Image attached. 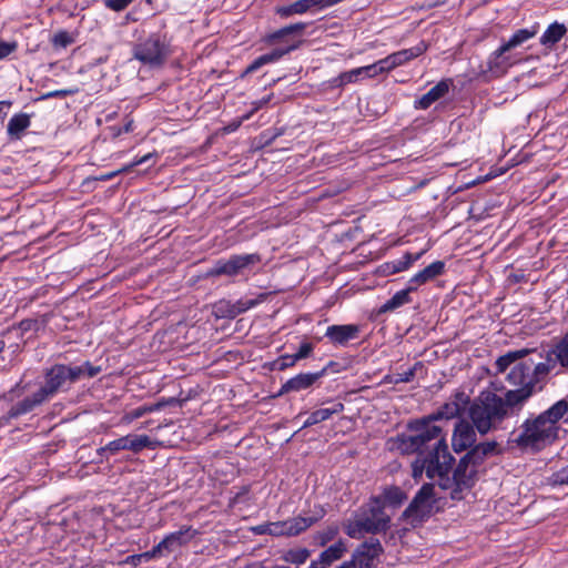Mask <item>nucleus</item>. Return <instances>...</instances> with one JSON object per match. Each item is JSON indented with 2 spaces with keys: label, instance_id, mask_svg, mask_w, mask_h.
Here are the masks:
<instances>
[{
  "label": "nucleus",
  "instance_id": "f257e3e1",
  "mask_svg": "<svg viewBox=\"0 0 568 568\" xmlns=\"http://www.w3.org/2000/svg\"><path fill=\"white\" fill-rule=\"evenodd\" d=\"M526 394L505 392L498 395L493 390H483L468 406V417L476 430L485 436L504 429V423L525 405Z\"/></svg>",
  "mask_w": 568,
  "mask_h": 568
},
{
  "label": "nucleus",
  "instance_id": "f03ea898",
  "mask_svg": "<svg viewBox=\"0 0 568 568\" xmlns=\"http://www.w3.org/2000/svg\"><path fill=\"white\" fill-rule=\"evenodd\" d=\"M407 428L415 434L397 436V447L403 454L426 455L449 462L454 460L442 427L434 425V420L428 419V416L410 420Z\"/></svg>",
  "mask_w": 568,
  "mask_h": 568
},
{
  "label": "nucleus",
  "instance_id": "7ed1b4c3",
  "mask_svg": "<svg viewBox=\"0 0 568 568\" xmlns=\"http://www.w3.org/2000/svg\"><path fill=\"white\" fill-rule=\"evenodd\" d=\"M568 414V400L560 399L538 415H530L520 425V433L511 442L520 448H535L558 438L559 422Z\"/></svg>",
  "mask_w": 568,
  "mask_h": 568
},
{
  "label": "nucleus",
  "instance_id": "20e7f679",
  "mask_svg": "<svg viewBox=\"0 0 568 568\" xmlns=\"http://www.w3.org/2000/svg\"><path fill=\"white\" fill-rule=\"evenodd\" d=\"M390 517L386 514L381 497H371L355 515L354 520L345 524L348 537L361 539L365 535L385 534L390 528Z\"/></svg>",
  "mask_w": 568,
  "mask_h": 568
},
{
  "label": "nucleus",
  "instance_id": "39448f33",
  "mask_svg": "<svg viewBox=\"0 0 568 568\" xmlns=\"http://www.w3.org/2000/svg\"><path fill=\"white\" fill-rule=\"evenodd\" d=\"M100 371L99 366H93L88 361L81 365L55 364L45 371V383L40 388L50 399L58 392L69 389L72 384L97 376Z\"/></svg>",
  "mask_w": 568,
  "mask_h": 568
},
{
  "label": "nucleus",
  "instance_id": "423d86ee",
  "mask_svg": "<svg viewBox=\"0 0 568 568\" xmlns=\"http://www.w3.org/2000/svg\"><path fill=\"white\" fill-rule=\"evenodd\" d=\"M171 54V42L166 33L154 32L139 41L133 48V57L150 68L162 67Z\"/></svg>",
  "mask_w": 568,
  "mask_h": 568
},
{
  "label": "nucleus",
  "instance_id": "0eeeda50",
  "mask_svg": "<svg viewBox=\"0 0 568 568\" xmlns=\"http://www.w3.org/2000/svg\"><path fill=\"white\" fill-rule=\"evenodd\" d=\"M454 463L455 459L450 460L447 469L442 471L443 474L438 480V486L444 490H450L452 499L460 500L464 490L471 488L474 485L477 469L471 467L469 462L463 456L454 469L453 475L449 476Z\"/></svg>",
  "mask_w": 568,
  "mask_h": 568
},
{
  "label": "nucleus",
  "instance_id": "6e6552de",
  "mask_svg": "<svg viewBox=\"0 0 568 568\" xmlns=\"http://www.w3.org/2000/svg\"><path fill=\"white\" fill-rule=\"evenodd\" d=\"M435 505L434 484L426 483L417 490L400 519L413 528L419 527L433 516Z\"/></svg>",
  "mask_w": 568,
  "mask_h": 568
},
{
  "label": "nucleus",
  "instance_id": "1a4fd4ad",
  "mask_svg": "<svg viewBox=\"0 0 568 568\" xmlns=\"http://www.w3.org/2000/svg\"><path fill=\"white\" fill-rule=\"evenodd\" d=\"M144 448H153V442L148 435L129 434L98 448L97 455L100 457L98 462L103 463L104 460H109L110 456L121 450H131L138 454Z\"/></svg>",
  "mask_w": 568,
  "mask_h": 568
},
{
  "label": "nucleus",
  "instance_id": "9d476101",
  "mask_svg": "<svg viewBox=\"0 0 568 568\" xmlns=\"http://www.w3.org/2000/svg\"><path fill=\"white\" fill-rule=\"evenodd\" d=\"M384 548L377 538L371 537L354 550L351 560L336 568H375L379 562Z\"/></svg>",
  "mask_w": 568,
  "mask_h": 568
},
{
  "label": "nucleus",
  "instance_id": "9b49d317",
  "mask_svg": "<svg viewBox=\"0 0 568 568\" xmlns=\"http://www.w3.org/2000/svg\"><path fill=\"white\" fill-rule=\"evenodd\" d=\"M258 254L232 255L227 260H219L206 271V277H216L221 275L236 276L252 265L260 263Z\"/></svg>",
  "mask_w": 568,
  "mask_h": 568
},
{
  "label": "nucleus",
  "instance_id": "f8f14e48",
  "mask_svg": "<svg viewBox=\"0 0 568 568\" xmlns=\"http://www.w3.org/2000/svg\"><path fill=\"white\" fill-rule=\"evenodd\" d=\"M534 359L528 358L525 362L517 363L513 366L507 375V381L515 386V389L508 392H520L526 394L525 403L536 393V378L531 375Z\"/></svg>",
  "mask_w": 568,
  "mask_h": 568
},
{
  "label": "nucleus",
  "instance_id": "ddd939ff",
  "mask_svg": "<svg viewBox=\"0 0 568 568\" xmlns=\"http://www.w3.org/2000/svg\"><path fill=\"white\" fill-rule=\"evenodd\" d=\"M449 460L434 458L426 455H417V458L412 463V475L415 479L420 478L423 473H426L429 479H440L443 470L447 469Z\"/></svg>",
  "mask_w": 568,
  "mask_h": 568
},
{
  "label": "nucleus",
  "instance_id": "4468645a",
  "mask_svg": "<svg viewBox=\"0 0 568 568\" xmlns=\"http://www.w3.org/2000/svg\"><path fill=\"white\" fill-rule=\"evenodd\" d=\"M49 400L45 394L39 388L31 396H27L22 400L12 405V407L8 410L7 414L0 417V428L8 425L12 419H16L22 415L31 413L38 406L42 405Z\"/></svg>",
  "mask_w": 568,
  "mask_h": 568
},
{
  "label": "nucleus",
  "instance_id": "2eb2a0df",
  "mask_svg": "<svg viewBox=\"0 0 568 568\" xmlns=\"http://www.w3.org/2000/svg\"><path fill=\"white\" fill-rule=\"evenodd\" d=\"M476 426L470 420L459 419L454 428L452 445L456 453L467 450L476 443Z\"/></svg>",
  "mask_w": 568,
  "mask_h": 568
},
{
  "label": "nucleus",
  "instance_id": "dca6fc26",
  "mask_svg": "<svg viewBox=\"0 0 568 568\" xmlns=\"http://www.w3.org/2000/svg\"><path fill=\"white\" fill-rule=\"evenodd\" d=\"M361 326L357 324L329 325L324 336L334 346L345 347L351 341L358 338Z\"/></svg>",
  "mask_w": 568,
  "mask_h": 568
},
{
  "label": "nucleus",
  "instance_id": "f3484780",
  "mask_svg": "<svg viewBox=\"0 0 568 568\" xmlns=\"http://www.w3.org/2000/svg\"><path fill=\"white\" fill-rule=\"evenodd\" d=\"M326 368L314 373H300L287 379L277 392L276 396H282L292 392H301L311 388L320 378L326 374Z\"/></svg>",
  "mask_w": 568,
  "mask_h": 568
},
{
  "label": "nucleus",
  "instance_id": "a211bd4d",
  "mask_svg": "<svg viewBox=\"0 0 568 568\" xmlns=\"http://www.w3.org/2000/svg\"><path fill=\"white\" fill-rule=\"evenodd\" d=\"M470 403L469 397L465 393H456L452 400L442 405L436 412L427 415L428 419L436 422L439 419L455 418L459 416Z\"/></svg>",
  "mask_w": 568,
  "mask_h": 568
},
{
  "label": "nucleus",
  "instance_id": "6ab92c4d",
  "mask_svg": "<svg viewBox=\"0 0 568 568\" xmlns=\"http://www.w3.org/2000/svg\"><path fill=\"white\" fill-rule=\"evenodd\" d=\"M300 44L301 41H297L295 43L288 44L285 48H276L268 53L257 57L251 64L246 67L242 75L244 77L246 74L253 73L265 64L278 61L285 54L296 50Z\"/></svg>",
  "mask_w": 568,
  "mask_h": 568
},
{
  "label": "nucleus",
  "instance_id": "aec40b11",
  "mask_svg": "<svg viewBox=\"0 0 568 568\" xmlns=\"http://www.w3.org/2000/svg\"><path fill=\"white\" fill-rule=\"evenodd\" d=\"M197 530L191 526H182L179 530L168 534L161 541L166 552H172L175 548L187 545L195 536Z\"/></svg>",
  "mask_w": 568,
  "mask_h": 568
},
{
  "label": "nucleus",
  "instance_id": "412c9836",
  "mask_svg": "<svg viewBox=\"0 0 568 568\" xmlns=\"http://www.w3.org/2000/svg\"><path fill=\"white\" fill-rule=\"evenodd\" d=\"M452 80L444 79L439 81L436 85H434L427 93L422 95L418 100L415 101L414 106L417 110H426L433 103L445 97L450 88Z\"/></svg>",
  "mask_w": 568,
  "mask_h": 568
},
{
  "label": "nucleus",
  "instance_id": "4be33fe9",
  "mask_svg": "<svg viewBox=\"0 0 568 568\" xmlns=\"http://www.w3.org/2000/svg\"><path fill=\"white\" fill-rule=\"evenodd\" d=\"M445 271V263L443 261H435L422 271L417 272L409 281V290L416 291L420 285L436 278Z\"/></svg>",
  "mask_w": 568,
  "mask_h": 568
},
{
  "label": "nucleus",
  "instance_id": "5701e85b",
  "mask_svg": "<svg viewBox=\"0 0 568 568\" xmlns=\"http://www.w3.org/2000/svg\"><path fill=\"white\" fill-rule=\"evenodd\" d=\"M346 544L343 540H338L334 545L321 552L317 560H313L311 564L318 568H328L333 562L341 559L346 552Z\"/></svg>",
  "mask_w": 568,
  "mask_h": 568
},
{
  "label": "nucleus",
  "instance_id": "b1692460",
  "mask_svg": "<svg viewBox=\"0 0 568 568\" xmlns=\"http://www.w3.org/2000/svg\"><path fill=\"white\" fill-rule=\"evenodd\" d=\"M31 124V118L27 113H17L7 124V134L10 140H20L24 130Z\"/></svg>",
  "mask_w": 568,
  "mask_h": 568
},
{
  "label": "nucleus",
  "instance_id": "393cba45",
  "mask_svg": "<svg viewBox=\"0 0 568 568\" xmlns=\"http://www.w3.org/2000/svg\"><path fill=\"white\" fill-rule=\"evenodd\" d=\"M506 53L505 50H501V47L496 49L487 60V69L485 72H489L494 75L503 74L510 65V59Z\"/></svg>",
  "mask_w": 568,
  "mask_h": 568
},
{
  "label": "nucleus",
  "instance_id": "a878e982",
  "mask_svg": "<svg viewBox=\"0 0 568 568\" xmlns=\"http://www.w3.org/2000/svg\"><path fill=\"white\" fill-rule=\"evenodd\" d=\"M344 410L343 403H336L332 407L328 408H320L310 414L306 420L303 423L302 428H307L313 425H316L321 422L329 419L333 415L342 413Z\"/></svg>",
  "mask_w": 568,
  "mask_h": 568
},
{
  "label": "nucleus",
  "instance_id": "bb28decb",
  "mask_svg": "<svg viewBox=\"0 0 568 568\" xmlns=\"http://www.w3.org/2000/svg\"><path fill=\"white\" fill-rule=\"evenodd\" d=\"M414 292L409 290V285L405 290L396 292L389 300H387L378 310L379 314L393 312L405 304L410 303L412 298L409 294Z\"/></svg>",
  "mask_w": 568,
  "mask_h": 568
},
{
  "label": "nucleus",
  "instance_id": "cd10ccee",
  "mask_svg": "<svg viewBox=\"0 0 568 568\" xmlns=\"http://www.w3.org/2000/svg\"><path fill=\"white\" fill-rule=\"evenodd\" d=\"M427 50V44L424 41H420L417 45L403 49L397 52L390 53L392 58L395 61V65L400 67L408 61L422 55Z\"/></svg>",
  "mask_w": 568,
  "mask_h": 568
},
{
  "label": "nucleus",
  "instance_id": "c85d7f7f",
  "mask_svg": "<svg viewBox=\"0 0 568 568\" xmlns=\"http://www.w3.org/2000/svg\"><path fill=\"white\" fill-rule=\"evenodd\" d=\"M366 78L363 67L342 72L337 77L329 80V87L333 89L343 88L348 83H355L361 79Z\"/></svg>",
  "mask_w": 568,
  "mask_h": 568
},
{
  "label": "nucleus",
  "instance_id": "c756f323",
  "mask_svg": "<svg viewBox=\"0 0 568 568\" xmlns=\"http://www.w3.org/2000/svg\"><path fill=\"white\" fill-rule=\"evenodd\" d=\"M379 497L384 506L388 505L394 508L399 507L407 499L406 493L400 487L394 485L386 486Z\"/></svg>",
  "mask_w": 568,
  "mask_h": 568
},
{
  "label": "nucleus",
  "instance_id": "7c9ffc66",
  "mask_svg": "<svg viewBox=\"0 0 568 568\" xmlns=\"http://www.w3.org/2000/svg\"><path fill=\"white\" fill-rule=\"evenodd\" d=\"M567 28L562 23L554 22L548 26L540 37V43L545 47H552L566 34Z\"/></svg>",
  "mask_w": 568,
  "mask_h": 568
},
{
  "label": "nucleus",
  "instance_id": "2f4dec72",
  "mask_svg": "<svg viewBox=\"0 0 568 568\" xmlns=\"http://www.w3.org/2000/svg\"><path fill=\"white\" fill-rule=\"evenodd\" d=\"M316 520L317 518L315 517L302 516H297L288 520H285L286 536H297L298 534L305 531L314 523H316Z\"/></svg>",
  "mask_w": 568,
  "mask_h": 568
},
{
  "label": "nucleus",
  "instance_id": "473e14b6",
  "mask_svg": "<svg viewBox=\"0 0 568 568\" xmlns=\"http://www.w3.org/2000/svg\"><path fill=\"white\" fill-rule=\"evenodd\" d=\"M537 33V29L534 27L531 29H519L516 32L513 33V36L503 43L501 50H505L506 52L510 51L514 48H517L528 41L529 39L534 38Z\"/></svg>",
  "mask_w": 568,
  "mask_h": 568
},
{
  "label": "nucleus",
  "instance_id": "72a5a7b5",
  "mask_svg": "<svg viewBox=\"0 0 568 568\" xmlns=\"http://www.w3.org/2000/svg\"><path fill=\"white\" fill-rule=\"evenodd\" d=\"M306 27H307V24L304 22H297L294 24L283 27V28L267 34L265 38V41L270 44H274L277 41H280L291 34H296V33L301 34L305 30Z\"/></svg>",
  "mask_w": 568,
  "mask_h": 568
},
{
  "label": "nucleus",
  "instance_id": "f704fd0d",
  "mask_svg": "<svg viewBox=\"0 0 568 568\" xmlns=\"http://www.w3.org/2000/svg\"><path fill=\"white\" fill-rule=\"evenodd\" d=\"M531 351L527 348L509 351L505 355L497 358L495 366L497 373H505L506 369L518 359L525 358Z\"/></svg>",
  "mask_w": 568,
  "mask_h": 568
},
{
  "label": "nucleus",
  "instance_id": "c9c22d12",
  "mask_svg": "<svg viewBox=\"0 0 568 568\" xmlns=\"http://www.w3.org/2000/svg\"><path fill=\"white\" fill-rule=\"evenodd\" d=\"M555 365V361H552L550 357H548L545 362L536 363L534 361L531 375L536 378V390L542 389V385H540V383L550 373Z\"/></svg>",
  "mask_w": 568,
  "mask_h": 568
},
{
  "label": "nucleus",
  "instance_id": "e433bc0d",
  "mask_svg": "<svg viewBox=\"0 0 568 568\" xmlns=\"http://www.w3.org/2000/svg\"><path fill=\"white\" fill-rule=\"evenodd\" d=\"M212 313L216 318H235L239 315V311L234 307L232 301L220 300L213 304Z\"/></svg>",
  "mask_w": 568,
  "mask_h": 568
},
{
  "label": "nucleus",
  "instance_id": "4c0bfd02",
  "mask_svg": "<svg viewBox=\"0 0 568 568\" xmlns=\"http://www.w3.org/2000/svg\"><path fill=\"white\" fill-rule=\"evenodd\" d=\"M423 255V252L412 254L405 253L399 260L387 263L386 266L389 268L390 274L399 273L412 266V264L418 261Z\"/></svg>",
  "mask_w": 568,
  "mask_h": 568
},
{
  "label": "nucleus",
  "instance_id": "58836bf2",
  "mask_svg": "<svg viewBox=\"0 0 568 568\" xmlns=\"http://www.w3.org/2000/svg\"><path fill=\"white\" fill-rule=\"evenodd\" d=\"M161 410V405H143L124 414L123 422L131 423L145 414Z\"/></svg>",
  "mask_w": 568,
  "mask_h": 568
},
{
  "label": "nucleus",
  "instance_id": "ea45409f",
  "mask_svg": "<svg viewBox=\"0 0 568 568\" xmlns=\"http://www.w3.org/2000/svg\"><path fill=\"white\" fill-rule=\"evenodd\" d=\"M554 354L562 367H568V333L556 345Z\"/></svg>",
  "mask_w": 568,
  "mask_h": 568
},
{
  "label": "nucleus",
  "instance_id": "a19ab883",
  "mask_svg": "<svg viewBox=\"0 0 568 568\" xmlns=\"http://www.w3.org/2000/svg\"><path fill=\"white\" fill-rule=\"evenodd\" d=\"M73 42H74L73 36L65 30L58 31L51 39V43L54 49H65L67 47L71 45Z\"/></svg>",
  "mask_w": 568,
  "mask_h": 568
},
{
  "label": "nucleus",
  "instance_id": "79ce46f5",
  "mask_svg": "<svg viewBox=\"0 0 568 568\" xmlns=\"http://www.w3.org/2000/svg\"><path fill=\"white\" fill-rule=\"evenodd\" d=\"M296 363H297V361L294 358L293 355L285 354V355H281L280 357H277L276 359L271 362L270 369L282 372L290 367L295 366Z\"/></svg>",
  "mask_w": 568,
  "mask_h": 568
},
{
  "label": "nucleus",
  "instance_id": "37998d69",
  "mask_svg": "<svg viewBox=\"0 0 568 568\" xmlns=\"http://www.w3.org/2000/svg\"><path fill=\"white\" fill-rule=\"evenodd\" d=\"M264 294H261L256 298H240L236 302H233L234 307L236 311H239V315L246 312L247 310H251L258 305L261 302L264 301Z\"/></svg>",
  "mask_w": 568,
  "mask_h": 568
},
{
  "label": "nucleus",
  "instance_id": "c03bdc74",
  "mask_svg": "<svg viewBox=\"0 0 568 568\" xmlns=\"http://www.w3.org/2000/svg\"><path fill=\"white\" fill-rule=\"evenodd\" d=\"M464 457L469 462L471 467H474L475 469H477L486 459L475 444L464 455Z\"/></svg>",
  "mask_w": 568,
  "mask_h": 568
},
{
  "label": "nucleus",
  "instance_id": "a18cd8bd",
  "mask_svg": "<svg viewBox=\"0 0 568 568\" xmlns=\"http://www.w3.org/2000/svg\"><path fill=\"white\" fill-rule=\"evenodd\" d=\"M310 551L306 548H301L296 550H290L285 556V560L291 564L301 565L306 561Z\"/></svg>",
  "mask_w": 568,
  "mask_h": 568
},
{
  "label": "nucleus",
  "instance_id": "49530a36",
  "mask_svg": "<svg viewBox=\"0 0 568 568\" xmlns=\"http://www.w3.org/2000/svg\"><path fill=\"white\" fill-rule=\"evenodd\" d=\"M480 453L485 456V458L494 455H500L501 449L498 446V443L495 440L484 442L476 445Z\"/></svg>",
  "mask_w": 568,
  "mask_h": 568
},
{
  "label": "nucleus",
  "instance_id": "de8ad7c7",
  "mask_svg": "<svg viewBox=\"0 0 568 568\" xmlns=\"http://www.w3.org/2000/svg\"><path fill=\"white\" fill-rule=\"evenodd\" d=\"M420 365H422V363L417 362L408 371H406L404 373L394 374V378H392L393 384H400V383H409V382H412L414 379V377H415L417 367L420 366Z\"/></svg>",
  "mask_w": 568,
  "mask_h": 568
},
{
  "label": "nucleus",
  "instance_id": "09e8293b",
  "mask_svg": "<svg viewBox=\"0 0 568 568\" xmlns=\"http://www.w3.org/2000/svg\"><path fill=\"white\" fill-rule=\"evenodd\" d=\"M18 42L16 40L4 41L0 39V60H4L18 50Z\"/></svg>",
  "mask_w": 568,
  "mask_h": 568
},
{
  "label": "nucleus",
  "instance_id": "8fccbe9b",
  "mask_svg": "<svg viewBox=\"0 0 568 568\" xmlns=\"http://www.w3.org/2000/svg\"><path fill=\"white\" fill-rule=\"evenodd\" d=\"M105 8L120 12L126 9L134 0H102Z\"/></svg>",
  "mask_w": 568,
  "mask_h": 568
},
{
  "label": "nucleus",
  "instance_id": "3c124183",
  "mask_svg": "<svg viewBox=\"0 0 568 568\" xmlns=\"http://www.w3.org/2000/svg\"><path fill=\"white\" fill-rule=\"evenodd\" d=\"M313 349H314V346H313L312 343L303 342V343H301L297 352L295 354H292V355L298 362V361H302L304 358H307L312 354Z\"/></svg>",
  "mask_w": 568,
  "mask_h": 568
},
{
  "label": "nucleus",
  "instance_id": "603ef678",
  "mask_svg": "<svg viewBox=\"0 0 568 568\" xmlns=\"http://www.w3.org/2000/svg\"><path fill=\"white\" fill-rule=\"evenodd\" d=\"M267 532L272 536H286L285 521H277V523L268 524Z\"/></svg>",
  "mask_w": 568,
  "mask_h": 568
},
{
  "label": "nucleus",
  "instance_id": "864d4df0",
  "mask_svg": "<svg viewBox=\"0 0 568 568\" xmlns=\"http://www.w3.org/2000/svg\"><path fill=\"white\" fill-rule=\"evenodd\" d=\"M165 551V548L162 546V541L155 545L151 550L142 552L144 561H149L153 558L160 557Z\"/></svg>",
  "mask_w": 568,
  "mask_h": 568
},
{
  "label": "nucleus",
  "instance_id": "5fc2aeb1",
  "mask_svg": "<svg viewBox=\"0 0 568 568\" xmlns=\"http://www.w3.org/2000/svg\"><path fill=\"white\" fill-rule=\"evenodd\" d=\"M338 532V528L336 526L328 527L326 530L320 534V544L324 546L326 542L332 540Z\"/></svg>",
  "mask_w": 568,
  "mask_h": 568
},
{
  "label": "nucleus",
  "instance_id": "6e6d98bb",
  "mask_svg": "<svg viewBox=\"0 0 568 568\" xmlns=\"http://www.w3.org/2000/svg\"><path fill=\"white\" fill-rule=\"evenodd\" d=\"M363 69H364V74L366 78H375L378 74L383 73L378 61H376L369 65H365V67H363Z\"/></svg>",
  "mask_w": 568,
  "mask_h": 568
},
{
  "label": "nucleus",
  "instance_id": "4d7b16f0",
  "mask_svg": "<svg viewBox=\"0 0 568 568\" xmlns=\"http://www.w3.org/2000/svg\"><path fill=\"white\" fill-rule=\"evenodd\" d=\"M129 171H130V166H125L124 165V166H122L121 169H119L116 171H112V172H109V173L95 176L93 180H95V181H109V180H112L113 178H115L116 175H119L121 173L129 172Z\"/></svg>",
  "mask_w": 568,
  "mask_h": 568
},
{
  "label": "nucleus",
  "instance_id": "13d9d810",
  "mask_svg": "<svg viewBox=\"0 0 568 568\" xmlns=\"http://www.w3.org/2000/svg\"><path fill=\"white\" fill-rule=\"evenodd\" d=\"M554 481L559 485L568 484V465L554 474Z\"/></svg>",
  "mask_w": 568,
  "mask_h": 568
},
{
  "label": "nucleus",
  "instance_id": "bf43d9fd",
  "mask_svg": "<svg viewBox=\"0 0 568 568\" xmlns=\"http://www.w3.org/2000/svg\"><path fill=\"white\" fill-rule=\"evenodd\" d=\"M378 63L382 68L383 73L389 72L396 68L395 61L390 54H388L384 59L378 60Z\"/></svg>",
  "mask_w": 568,
  "mask_h": 568
},
{
  "label": "nucleus",
  "instance_id": "052dcab7",
  "mask_svg": "<svg viewBox=\"0 0 568 568\" xmlns=\"http://www.w3.org/2000/svg\"><path fill=\"white\" fill-rule=\"evenodd\" d=\"M37 325H38V321L37 320L26 318V320H22L21 322H19L18 328L22 333H26V332L36 329Z\"/></svg>",
  "mask_w": 568,
  "mask_h": 568
},
{
  "label": "nucleus",
  "instance_id": "680f3d73",
  "mask_svg": "<svg viewBox=\"0 0 568 568\" xmlns=\"http://www.w3.org/2000/svg\"><path fill=\"white\" fill-rule=\"evenodd\" d=\"M144 561L142 554L136 555H130L124 559V564L132 565V566H139Z\"/></svg>",
  "mask_w": 568,
  "mask_h": 568
},
{
  "label": "nucleus",
  "instance_id": "e2e57ef3",
  "mask_svg": "<svg viewBox=\"0 0 568 568\" xmlns=\"http://www.w3.org/2000/svg\"><path fill=\"white\" fill-rule=\"evenodd\" d=\"M154 405H161V409L164 408L165 406H173V405H182V402L175 397H169V398H162L161 400H159L158 403H155Z\"/></svg>",
  "mask_w": 568,
  "mask_h": 568
},
{
  "label": "nucleus",
  "instance_id": "0e129e2a",
  "mask_svg": "<svg viewBox=\"0 0 568 568\" xmlns=\"http://www.w3.org/2000/svg\"><path fill=\"white\" fill-rule=\"evenodd\" d=\"M153 156L152 153H148L141 158H135L130 164H128L126 166H130V171L138 166V165H141V164H144L146 163Z\"/></svg>",
  "mask_w": 568,
  "mask_h": 568
},
{
  "label": "nucleus",
  "instance_id": "69168bd1",
  "mask_svg": "<svg viewBox=\"0 0 568 568\" xmlns=\"http://www.w3.org/2000/svg\"><path fill=\"white\" fill-rule=\"evenodd\" d=\"M12 105V102L9 100H2L0 101V120H2L7 115L8 109H10Z\"/></svg>",
  "mask_w": 568,
  "mask_h": 568
},
{
  "label": "nucleus",
  "instance_id": "338daca9",
  "mask_svg": "<svg viewBox=\"0 0 568 568\" xmlns=\"http://www.w3.org/2000/svg\"><path fill=\"white\" fill-rule=\"evenodd\" d=\"M68 91L65 90H58V91H53V92H50L48 94V97H64L67 95Z\"/></svg>",
  "mask_w": 568,
  "mask_h": 568
},
{
  "label": "nucleus",
  "instance_id": "774afa93",
  "mask_svg": "<svg viewBox=\"0 0 568 568\" xmlns=\"http://www.w3.org/2000/svg\"><path fill=\"white\" fill-rule=\"evenodd\" d=\"M244 568H265L261 561L247 564Z\"/></svg>",
  "mask_w": 568,
  "mask_h": 568
}]
</instances>
